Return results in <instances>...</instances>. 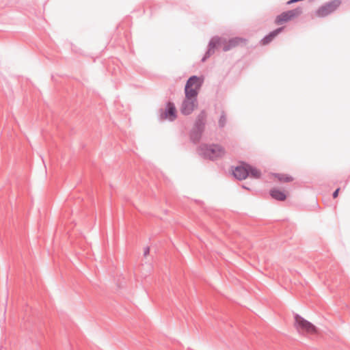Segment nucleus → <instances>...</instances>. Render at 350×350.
<instances>
[{
    "instance_id": "obj_10",
    "label": "nucleus",
    "mask_w": 350,
    "mask_h": 350,
    "mask_svg": "<svg viewBox=\"0 0 350 350\" xmlns=\"http://www.w3.org/2000/svg\"><path fill=\"white\" fill-rule=\"evenodd\" d=\"M282 30V28H278L273 31L271 32L268 36L265 37L262 40V44L263 45L267 44L269 43L277 35H278Z\"/></svg>"
},
{
    "instance_id": "obj_7",
    "label": "nucleus",
    "mask_w": 350,
    "mask_h": 350,
    "mask_svg": "<svg viewBox=\"0 0 350 350\" xmlns=\"http://www.w3.org/2000/svg\"><path fill=\"white\" fill-rule=\"evenodd\" d=\"M224 154V149L219 145H211L206 147L204 150V154L212 159L221 157Z\"/></svg>"
},
{
    "instance_id": "obj_16",
    "label": "nucleus",
    "mask_w": 350,
    "mask_h": 350,
    "mask_svg": "<svg viewBox=\"0 0 350 350\" xmlns=\"http://www.w3.org/2000/svg\"><path fill=\"white\" fill-rule=\"evenodd\" d=\"M148 251H149V249L148 248V249H147V251H146V253H148Z\"/></svg>"
},
{
    "instance_id": "obj_12",
    "label": "nucleus",
    "mask_w": 350,
    "mask_h": 350,
    "mask_svg": "<svg viewBox=\"0 0 350 350\" xmlns=\"http://www.w3.org/2000/svg\"><path fill=\"white\" fill-rule=\"evenodd\" d=\"M274 177L280 182L288 183L293 181V178L287 174H273Z\"/></svg>"
},
{
    "instance_id": "obj_2",
    "label": "nucleus",
    "mask_w": 350,
    "mask_h": 350,
    "mask_svg": "<svg viewBox=\"0 0 350 350\" xmlns=\"http://www.w3.org/2000/svg\"><path fill=\"white\" fill-rule=\"evenodd\" d=\"M244 43V40L240 38H233L228 41L221 38H213L210 43V49L208 53H211L212 49H221L224 51H227L238 45Z\"/></svg>"
},
{
    "instance_id": "obj_11",
    "label": "nucleus",
    "mask_w": 350,
    "mask_h": 350,
    "mask_svg": "<svg viewBox=\"0 0 350 350\" xmlns=\"http://www.w3.org/2000/svg\"><path fill=\"white\" fill-rule=\"evenodd\" d=\"M271 197L278 200H284L286 198V196L284 191L278 190L277 189H273L270 191Z\"/></svg>"
},
{
    "instance_id": "obj_6",
    "label": "nucleus",
    "mask_w": 350,
    "mask_h": 350,
    "mask_svg": "<svg viewBox=\"0 0 350 350\" xmlns=\"http://www.w3.org/2000/svg\"><path fill=\"white\" fill-rule=\"evenodd\" d=\"M339 5L340 1L337 0L325 4L317 10L316 15L319 17H324L334 12Z\"/></svg>"
},
{
    "instance_id": "obj_9",
    "label": "nucleus",
    "mask_w": 350,
    "mask_h": 350,
    "mask_svg": "<svg viewBox=\"0 0 350 350\" xmlns=\"http://www.w3.org/2000/svg\"><path fill=\"white\" fill-rule=\"evenodd\" d=\"M249 165L243 163L237 166L233 170L234 176L239 179H245L248 176Z\"/></svg>"
},
{
    "instance_id": "obj_1",
    "label": "nucleus",
    "mask_w": 350,
    "mask_h": 350,
    "mask_svg": "<svg viewBox=\"0 0 350 350\" xmlns=\"http://www.w3.org/2000/svg\"><path fill=\"white\" fill-rule=\"evenodd\" d=\"M293 325L302 334L314 335L318 333V329L313 323L297 314L294 316Z\"/></svg>"
},
{
    "instance_id": "obj_17",
    "label": "nucleus",
    "mask_w": 350,
    "mask_h": 350,
    "mask_svg": "<svg viewBox=\"0 0 350 350\" xmlns=\"http://www.w3.org/2000/svg\"><path fill=\"white\" fill-rule=\"evenodd\" d=\"M148 251H149V249L148 248V249H147V251H146V253H148Z\"/></svg>"
},
{
    "instance_id": "obj_14",
    "label": "nucleus",
    "mask_w": 350,
    "mask_h": 350,
    "mask_svg": "<svg viewBox=\"0 0 350 350\" xmlns=\"http://www.w3.org/2000/svg\"><path fill=\"white\" fill-rule=\"evenodd\" d=\"M225 122H226V118L224 116H221L219 119V125L221 126H224Z\"/></svg>"
},
{
    "instance_id": "obj_8",
    "label": "nucleus",
    "mask_w": 350,
    "mask_h": 350,
    "mask_svg": "<svg viewBox=\"0 0 350 350\" xmlns=\"http://www.w3.org/2000/svg\"><path fill=\"white\" fill-rule=\"evenodd\" d=\"M177 117V111L174 105L172 103H168L166 105L165 109L161 114L162 120H168L173 121Z\"/></svg>"
},
{
    "instance_id": "obj_3",
    "label": "nucleus",
    "mask_w": 350,
    "mask_h": 350,
    "mask_svg": "<svg viewBox=\"0 0 350 350\" xmlns=\"http://www.w3.org/2000/svg\"><path fill=\"white\" fill-rule=\"evenodd\" d=\"M203 79L193 76L189 79L185 88V94L197 96Z\"/></svg>"
},
{
    "instance_id": "obj_5",
    "label": "nucleus",
    "mask_w": 350,
    "mask_h": 350,
    "mask_svg": "<svg viewBox=\"0 0 350 350\" xmlns=\"http://www.w3.org/2000/svg\"><path fill=\"white\" fill-rule=\"evenodd\" d=\"M196 97L197 96L185 94V98L180 107V111L183 114H190L197 107Z\"/></svg>"
},
{
    "instance_id": "obj_15",
    "label": "nucleus",
    "mask_w": 350,
    "mask_h": 350,
    "mask_svg": "<svg viewBox=\"0 0 350 350\" xmlns=\"http://www.w3.org/2000/svg\"><path fill=\"white\" fill-rule=\"evenodd\" d=\"M339 191H340V189L338 188L333 193V197L334 198H336L338 196V193H339Z\"/></svg>"
},
{
    "instance_id": "obj_13",
    "label": "nucleus",
    "mask_w": 350,
    "mask_h": 350,
    "mask_svg": "<svg viewBox=\"0 0 350 350\" xmlns=\"http://www.w3.org/2000/svg\"><path fill=\"white\" fill-rule=\"evenodd\" d=\"M249 168L250 169H248V176H250L251 177L255 178H259L260 177L261 174L259 170L252 167L250 165H249Z\"/></svg>"
},
{
    "instance_id": "obj_4",
    "label": "nucleus",
    "mask_w": 350,
    "mask_h": 350,
    "mask_svg": "<svg viewBox=\"0 0 350 350\" xmlns=\"http://www.w3.org/2000/svg\"><path fill=\"white\" fill-rule=\"evenodd\" d=\"M301 13L300 8H296L292 10L284 12L282 14L277 16L275 19V24L280 25L286 23L291 20L297 18Z\"/></svg>"
}]
</instances>
